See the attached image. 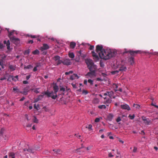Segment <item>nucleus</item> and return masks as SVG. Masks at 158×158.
<instances>
[{"label": "nucleus", "mask_w": 158, "mask_h": 158, "mask_svg": "<svg viewBox=\"0 0 158 158\" xmlns=\"http://www.w3.org/2000/svg\"><path fill=\"white\" fill-rule=\"evenodd\" d=\"M30 52V51L29 50H26L25 51L24 54L25 55H26V54L28 55L29 53Z\"/></svg>", "instance_id": "79ce46f5"}, {"label": "nucleus", "mask_w": 158, "mask_h": 158, "mask_svg": "<svg viewBox=\"0 0 158 158\" xmlns=\"http://www.w3.org/2000/svg\"><path fill=\"white\" fill-rule=\"evenodd\" d=\"M33 68V66L31 65H29L27 66H25L24 69H29Z\"/></svg>", "instance_id": "473e14b6"}, {"label": "nucleus", "mask_w": 158, "mask_h": 158, "mask_svg": "<svg viewBox=\"0 0 158 158\" xmlns=\"http://www.w3.org/2000/svg\"><path fill=\"white\" fill-rule=\"evenodd\" d=\"M92 125L91 124H89V125L88 127H86V128H87L89 129V130H92Z\"/></svg>", "instance_id": "ea45409f"}, {"label": "nucleus", "mask_w": 158, "mask_h": 158, "mask_svg": "<svg viewBox=\"0 0 158 158\" xmlns=\"http://www.w3.org/2000/svg\"><path fill=\"white\" fill-rule=\"evenodd\" d=\"M65 91V88L61 87L60 88V91H63V93H62V94L64 95V92Z\"/></svg>", "instance_id": "72a5a7b5"}, {"label": "nucleus", "mask_w": 158, "mask_h": 158, "mask_svg": "<svg viewBox=\"0 0 158 158\" xmlns=\"http://www.w3.org/2000/svg\"><path fill=\"white\" fill-rule=\"evenodd\" d=\"M76 44L73 42H71L70 43V46L71 48H74L76 46Z\"/></svg>", "instance_id": "412c9836"}, {"label": "nucleus", "mask_w": 158, "mask_h": 158, "mask_svg": "<svg viewBox=\"0 0 158 158\" xmlns=\"http://www.w3.org/2000/svg\"><path fill=\"white\" fill-rule=\"evenodd\" d=\"M3 47V44L2 43H0V48H2Z\"/></svg>", "instance_id": "69168bd1"}, {"label": "nucleus", "mask_w": 158, "mask_h": 158, "mask_svg": "<svg viewBox=\"0 0 158 158\" xmlns=\"http://www.w3.org/2000/svg\"><path fill=\"white\" fill-rule=\"evenodd\" d=\"M113 116L112 114H109L108 115V119L110 120H111L113 118Z\"/></svg>", "instance_id": "cd10ccee"}, {"label": "nucleus", "mask_w": 158, "mask_h": 158, "mask_svg": "<svg viewBox=\"0 0 158 158\" xmlns=\"http://www.w3.org/2000/svg\"><path fill=\"white\" fill-rule=\"evenodd\" d=\"M39 53V51L37 49L35 50L32 52V54L34 55L38 54Z\"/></svg>", "instance_id": "2f4dec72"}, {"label": "nucleus", "mask_w": 158, "mask_h": 158, "mask_svg": "<svg viewBox=\"0 0 158 158\" xmlns=\"http://www.w3.org/2000/svg\"><path fill=\"white\" fill-rule=\"evenodd\" d=\"M3 43L4 44H6L7 46V48L8 49H9L10 48V43L9 40H8L7 41L6 40H4L3 42Z\"/></svg>", "instance_id": "2eb2a0df"}, {"label": "nucleus", "mask_w": 158, "mask_h": 158, "mask_svg": "<svg viewBox=\"0 0 158 158\" xmlns=\"http://www.w3.org/2000/svg\"><path fill=\"white\" fill-rule=\"evenodd\" d=\"M62 63L66 65H70L71 64V62L70 59H66L64 60V61H63Z\"/></svg>", "instance_id": "9d476101"}, {"label": "nucleus", "mask_w": 158, "mask_h": 158, "mask_svg": "<svg viewBox=\"0 0 158 158\" xmlns=\"http://www.w3.org/2000/svg\"><path fill=\"white\" fill-rule=\"evenodd\" d=\"M18 76L17 75L16 76L12 78V79L14 81H16L17 80H18Z\"/></svg>", "instance_id": "c9c22d12"}, {"label": "nucleus", "mask_w": 158, "mask_h": 158, "mask_svg": "<svg viewBox=\"0 0 158 158\" xmlns=\"http://www.w3.org/2000/svg\"><path fill=\"white\" fill-rule=\"evenodd\" d=\"M10 40L15 45H17L20 43L19 39L18 38H16L15 36L11 37Z\"/></svg>", "instance_id": "39448f33"}, {"label": "nucleus", "mask_w": 158, "mask_h": 158, "mask_svg": "<svg viewBox=\"0 0 158 158\" xmlns=\"http://www.w3.org/2000/svg\"><path fill=\"white\" fill-rule=\"evenodd\" d=\"M4 129H3V128H2L0 130V133L2 134H3L4 133Z\"/></svg>", "instance_id": "09e8293b"}, {"label": "nucleus", "mask_w": 158, "mask_h": 158, "mask_svg": "<svg viewBox=\"0 0 158 158\" xmlns=\"http://www.w3.org/2000/svg\"><path fill=\"white\" fill-rule=\"evenodd\" d=\"M104 99L106 100L104 101L103 103L106 104L107 106H108L109 104L111 102L112 100L110 98L106 99V98H105Z\"/></svg>", "instance_id": "f8f14e48"}, {"label": "nucleus", "mask_w": 158, "mask_h": 158, "mask_svg": "<svg viewBox=\"0 0 158 158\" xmlns=\"http://www.w3.org/2000/svg\"><path fill=\"white\" fill-rule=\"evenodd\" d=\"M23 151L25 152L26 153H33V150L32 148H30L29 147H28V148H24L23 149Z\"/></svg>", "instance_id": "6e6552de"}, {"label": "nucleus", "mask_w": 158, "mask_h": 158, "mask_svg": "<svg viewBox=\"0 0 158 158\" xmlns=\"http://www.w3.org/2000/svg\"><path fill=\"white\" fill-rule=\"evenodd\" d=\"M9 68L12 71H14L15 69V67L12 65H10L9 66Z\"/></svg>", "instance_id": "a878e982"}, {"label": "nucleus", "mask_w": 158, "mask_h": 158, "mask_svg": "<svg viewBox=\"0 0 158 158\" xmlns=\"http://www.w3.org/2000/svg\"><path fill=\"white\" fill-rule=\"evenodd\" d=\"M86 78H93L96 77L95 72L90 71L85 75Z\"/></svg>", "instance_id": "20e7f679"}, {"label": "nucleus", "mask_w": 158, "mask_h": 158, "mask_svg": "<svg viewBox=\"0 0 158 158\" xmlns=\"http://www.w3.org/2000/svg\"><path fill=\"white\" fill-rule=\"evenodd\" d=\"M114 87H115V89H117V88L118 87V86L116 84H114Z\"/></svg>", "instance_id": "864d4df0"}, {"label": "nucleus", "mask_w": 158, "mask_h": 158, "mask_svg": "<svg viewBox=\"0 0 158 158\" xmlns=\"http://www.w3.org/2000/svg\"><path fill=\"white\" fill-rule=\"evenodd\" d=\"M62 62H63V61H62L61 60H58V61L57 62V65H58L60 64L61 63H62Z\"/></svg>", "instance_id": "37998d69"}, {"label": "nucleus", "mask_w": 158, "mask_h": 158, "mask_svg": "<svg viewBox=\"0 0 158 158\" xmlns=\"http://www.w3.org/2000/svg\"><path fill=\"white\" fill-rule=\"evenodd\" d=\"M84 148V147L82 146L81 148L76 149L75 150V152L79 153V154H82L85 150V149L84 150L82 149V148Z\"/></svg>", "instance_id": "9b49d317"}, {"label": "nucleus", "mask_w": 158, "mask_h": 158, "mask_svg": "<svg viewBox=\"0 0 158 158\" xmlns=\"http://www.w3.org/2000/svg\"><path fill=\"white\" fill-rule=\"evenodd\" d=\"M118 71L117 70H116V71H112V74H115L118 73Z\"/></svg>", "instance_id": "3c124183"}, {"label": "nucleus", "mask_w": 158, "mask_h": 158, "mask_svg": "<svg viewBox=\"0 0 158 158\" xmlns=\"http://www.w3.org/2000/svg\"><path fill=\"white\" fill-rule=\"evenodd\" d=\"M15 31H13L10 32L8 34V37L10 38H10L11 37H14V36H13V34L14 33V32Z\"/></svg>", "instance_id": "393cba45"}, {"label": "nucleus", "mask_w": 158, "mask_h": 158, "mask_svg": "<svg viewBox=\"0 0 158 158\" xmlns=\"http://www.w3.org/2000/svg\"><path fill=\"white\" fill-rule=\"evenodd\" d=\"M87 82H88V81H87V80H84V84L85 85H86L87 84Z\"/></svg>", "instance_id": "052dcab7"}, {"label": "nucleus", "mask_w": 158, "mask_h": 158, "mask_svg": "<svg viewBox=\"0 0 158 158\" xmlns=\"http://www.w3.org/2000/svg\"><path fill=\"white\" fill-rule=\"evenodd\" d=\"M53 151L54 152V155L56 156L60 154L61 153V151L58 149H54Z\"/></svg>", "instance_id": "ddd939ff"}, {"label": "nucleus", "mask_w": 158, "mask_h": 158, "mask_svg": "<svg viewBox=\"0 0 158 158\" xmlns=\"http://www.w3.org/2000/svg\"><path fill=\"white\" fill-rule=\"evenodd\" d=\"M60 57L59 56H56L54 57L53 59L55 61L58 60H60Z\"/></svg>", "instance_id": "c756f323"}, {"label": "nucleus", "mask_w": 158, "mask_h": 158, "mask_svg": "<svg viewBox=\"0 0 158 158\" xmlns=\"http://www.w3.org/2000/svg\"><path fill=\"white\" fill-rule=\"evenodd\" d=\"M121 119L120 118V117H118L116 120V122H120V121H121Z\"/></svg>", "instance_id": "49530a36"}, {"label": "nucleus", "mask_w": 158, "mask_h": 158, "mask_svg": "<svg viewBox=\"0 0 158 158\" xmlns=\"http://www.w3.org/2000/svg\"><path fill=\"white\" fill-rule=\"evenodd\" d=\"M117 91H119L120 92H122V89L121 88H119L118 89H115V91L116 92Z\"/></svg>", "instance_id": "680f3d73"}, {"label": "nucleus", "mask_w": 158, "mask_h": 158, "mask_svg": "<svg viewBox=\"0 0 158 158\" xmlns=\"http://www.w3.org/2000/svg\"><path fill=\"white\" fill-rule=\"evenodd\" d=\"M100 66L101 67H103L104 66V64L100 62Z\"/></svg>", "instance_id": "338daca9"}, {"label": "nucleus", "mask_w": 158, "mask_h": 158, "mask_svg": "<svg viewBox=\"0 0 158 158\" xmlns=\"http://www.w3.org/2000/svg\"><path fill=\"white\" fill-rule=\"evenodd\" d=\"M142 119L144 121V123L147 125L149 124L151 122V121L150 120H148L147 119H146L145 118H143Z\"/></svg>", "instance_id": "6ab92c4d"}, {"label": "nucleus", "mask_w": 158, "mask_h": 158, "mask_svg": "<svg viewBox=\"0 0 158 158\" xmlns=\"http://www.w3.org/2000/svg\"><path fill=\"white\" fill-rule=\"evenodd\" d=\"M92 56L94 57V59L95 61H98L99 60V58L98 56L95 53L94 51H93L92 52Z\"/></svg>", "instance_id": "4468645a"}, {"label": "nucleus", "mask_w": 158, "mask_h": 158, "mask_svg": "<svg viewBox=\"0 0 158 158\" xmlns=\"http://www.w3.org/2000/svg\"><path fill=\"white\" fill-rule=\"evenodd\" d=\"M88 83H89L91 85L93 84V81L91 79H89L88 81Z\"/></svg>", "instance_id": "58836bf2"}, {"label": "nucleus", "mask_w": 158, "mask_h": 158, "mask_svg": "<svg viewBox=\"0 0 158 158\" xmlns=\"http://www.w3.org/2000/svg\"><path fill=\"white\" fill-rule=\"evenodd\" d=\"M96 51L98 52L99 57L105 60H108L116 55L117 52L114 50L105 49L102 45H98L96 47Z\"/></svg>", "instance_id": "f257e3e1"}, {"label": "nucleus", "mask_w": 158, "mask_h": 158, "mask_svg": "<svg viewBox=\"0 0 158 158\" xmlns=\"http://www.w3.org/2000/svg\"><path fill=\"white\" fill-rule=\"evenodd\" d=\"M100 118H96V119L95 120V122L96 123H98L100 121Z\"/></svg>", "instance_id": "c03bdc74"}, {"label": "nucleus", "mask_w": 158, "mask_h": 158, "mask_svg": "<svg viewBox=\"0 0 158 158\" xmlns=\"http://www.w3.org/2000/svg\"><path fill=\"white\" fill-rule=\"evenodd\" d=\"M113 155H112L111 153H109L108 154V156L109 157H112L113 156Z\"/></svg>", "instance_id": "6e6d98bb"}, {"label": "nucleus", "mask_w": 158, "mask_h": 158, "mask_svg": "<svg viewBox=\"0 0 158 158\" xmlns=\"http://www.w3.org/2000/svg\"><path fill=\"white\" fill-rule=\"evenodd\" d=\"M135 115L133 114L132 115H131V114L129 115L128 117L130 118L131 119H134L135 118Z\"/></svg>", "instance_id": "e433bc0d"}, {"label": "nucleus", "mask_w": 158, "mask_h": 158, "mask_svg": "<svg viewBox=\"0 0 158 158\" xmlns=\"http://www.w3.org/2000/svg\"><path fill=\"white\" fill-rule=\"evenodd\" d=\"M108 95L110 98H111L113 96L114 93L113 91H111L110 92H107Z\"/></svg>", "instance_id": "b1692460"}, {"label": "nucleus", "mask_w": 158, "mask_h": 158, "mask_svg": "<svg viewBox=\"0 0 158 158\" xmlns=\"http://www.w3.org/2000/svg\"><path fill=\"white\" fill-rule=\"evenodd\" d=\"M99 102V100L98 98H95L93 100V102L94 103H98Z\"/></svg>", "instance_id": "c85d7f7f"}, {"label": "nucleus", "mask_w": 158, "mask_h": 158, "mask_svg": "<svg viewBox=\"0 0 158 158\" xmlns=\"http://www.w3.org/2000/svg\"><path fill=\"white\" fill-rule=\"evenodd\" d=\"M128 52H129L130 54L131 55L133 56L135 54H136L138 53H140V51H131V50H129L128 51H127L126 49H125V51L123 52V54H124L126 53H127Z\"/></svg>", "instance_id": "423d86ee"}, {"label": "nucleus", "mask_w": 158, "mask_h": 158, "mask_svg": "<svg viewBox=\"0 0 158 158\" xmlns=\"http://www.w3.org/2000/svg\"><path fill=\"white\" fill-rule=\"evenodd\" d=\"M30 77H31V75H29L28 76H27V77H26V79H27V80H29V79L30 78Z\"/></svg>", "instance_id": "e2e57ef3"}, {"label": "nucleus", "mask_w": 158, "mask_h": 158, "mask_svg": "<svg viewBox=\"0 0 158 158\" xmlns=\"http://www.w3.org/2000/svg\"><path fill=\"white\" fill-rule=\"evenodd\" d=\"M49 48V46L46 44H43V46L40 48V49L41 51H43L46 50Z\"/></svg>", "instance_id": "1a4fd4ad"}, {"label": "nucleus", "mask_w": 158, "mask_h": 158, "mask_svg": "<svg viewBox=\"0 0 158 158\" xmlns=\"http://www.w3.org/2000/svg\"><path fill=\"white\" fill-rule=\"evenodd\" d=\"M34 119H33V122L36 123H38V119H37V118L35 116H33Z\"/></svg>", "instance_id": "7c9ffc66"}, {"label": "nucleus", "mask_w": 158, "mask_h": 158, "mask_svg": "<svg viewBox=\"0 0 158 158\" xmlns=\"http://www.w3.org/2000/svg\"><path fill=\"white\" fill-rule=\"evenodd\" d=\"M69 56L71 58H74L75 57V55L73 52H69Z\"/></svg>", "instance_id": "5701e85b"}, {"label": "nucleus", "mask_w": 158, "mask_h": 158, "mask_svg": "<svg viewBox=\"0 0 158 158\" xmlns=\"http://www.w3.org/2000/svg\"><path fill=\"white\" fill-rule=\"evenodd\" d=\"M43 109L46 112H48L49 111V109L46 106H44L43 107Z\"/></svg>", "instance_id": "4c0bfd02"}, {"label": "nucleus", "mask_w": 158, "mask_h": 158, "mask_svg": "<svg viewBox=\"0 0 158 158\" xmlns=\"http://www.w3.org/2000/svg\"><path fill=\"white\" fill-rule=\"evenodd\" d=\"M3 60H1L0 61V65H3Z\"/></svg>", "instance_id": "0e129e2a"}, {"label": "nucleus", "mask_w": 158, "mask_h": 158, "mask_svg": "<svg viewBox=\"0 0 158 158\" xmlns=\"http://www.w3.org/2000/svg\"><path fill=\"white\" fill-rule=\"evenodd\" d=\"M25 99V98H24V97H23L20 100V101H23V100H24Z\"/></svg>", "instance_id": "774afa93"}, {"label": "nucleus", "mask_w": 158, "mask_h": 158, "mask_svg": "<svg viewBox=\"0 0 158 158\" xmlns=\"http://www.w3.org/2000/svg\"><path fill=\"white\" fill-rule=\"evenodd\" d=\"M53 89L54 92L52 91L50 92L47 90L46 92L43 93L44 94L43 95L38 96L37 98L35 99L34 102H37L39 100H41L43 98L44 94L46 95L48 98L51 97L52 99H55L58 97L57 93L59 89L58 86L55 84L53 86Z\"/></svg>", "instance_id": "f03ea898"}, {"label": "nucleus", "mask_w": 158, "mask_h": 158, "mask_svg": "<svg viewBox=\"0 0 158 158\" xmlns=\"http://www.w3.org/2000/svg\"><path fill=\"white\" fill-rule=\"evenodd\" d=\"M137 151V148L136 147H134V149L133 150V152H136Z\"/></svg>", "instance_id": "8fccbe9b"}, {"label": "nucleus", "mask_w": 158, "mask_h": 158, "mask_svg": "<svg viewBox=\"0 0 158 158\" xmlns=\"http://www.w3.org/2000/svg\"><path fill=\"white\" fill-rule=\"evenodd\" d=\"M85 62L89 71L96 72L97 69V66L94 64V63L91 60L86 59L85 60Z\"/></svg>", "instance_id": "7ed1b4c3"}, {"label": "nucleus", "mask_w": 158, "mask_h": 158, "mask_svg": "<svg viewBox=\"0 0 158 158\" xmlns=\"http://www.w3.org/2000/svg\"><path fill=\"white\" fill-rule=\"evenodd\" d=\"M33 43V40H30L28 41V43L29 44H32Z\"/></svg>", "instance_id": "4d7b16f0"}, {"label": "nucleus", "mask_w": 158, "mask_h": 158, "mask_svg": "<svg viewBox=\"0 0 158 158\" xmlns=\"http://www.w3.org/2000/svg\"><path fill=\"white\" fill-rule=\"evenodd\" d=\"M98 107L99 109H106V106L104 105H102L98 106Z\"/></svg>", "instance_id": "bb28decb"}, {"label": "nucleus", "mask_w": 158, "mask_h": 158, "mask_svg": "<svg viewBox=\"0 0 158 158\" xmlns=\"http://www.w3.org/2000/svg\"><path fill=\"white\" fill-rule=\"evenodd\" d=\"M23 83L24 84H27L28 83V81H23Z\"/></svg>", "instance_id": "5fc2aeb1"}, {"label": "nucleus", "mask_w": 158, "mask_h": 158, "mask_svg": "<svg viewBox=\"0 0 158 158\" xmlns=\"http://www.w3.org/2000/svg\"><path fill=\"white\" fill-rule=\"evenodd\" d=\"M34 92L35 93H37V94L38 93H39V91L38 90V89H35L34 90Z\"/></svg>", "instance_id": "bf43d9fd"}, {"label": "nucleus", "mask_w": 158, "mask_h": 158, "mask_svg": "<svg viewBox=\"0 0 158 158\" xmlns=\"http://www.w3.org/2000/svg\"><path fill=\"white\" fill-rule=\"evenodd\" d=\"M39 65H36V66L33 69V71L34 72H35L37 70V67H39Z\"/></svg>", "instance_id": "a18cd8bd"}, {"label": "nucleus", "mask_w": 158, "mask_h": 158, "mask_svg": "<svg viewBox=\"0 0 158 158\" xmlns=\"http://www.w3.org/2000/svg\"><path fill=\"white\" fill-rule=\"evenodd\" d=\"M13 90L15 93H23L22 92H20L19 91V89L17 87L15 88H13Z\"/></svg>", "instance_id": "4be33fe9"}, {"label": "nucleus", "mask_w": 158, "mask_h": 158, "mask_svg": "<svg viewBox=\"0 0 158 158\" xmlns=\"http://www.w3.org/2000/svg\"><path fill=\"white\" fill-rule=\"evenodd\" d=\"M94 46L93 45H90L89 48V49L90 50H93L94 48Z\"/></svg>", "instance_id": "603ef678"}, {"label": "nucleus", "mask_w": 158, "mask_h": 158, "mask_svg": "<svg viewBox=\"0 0 158 158\" xmlns=\"http://www.w3.org/2000/svg\"><path fill=\"white\" fill-rule=\"evenodd\" d=\"M134 58L132 57L129 58L128 60V62L130 63V64L131 65L134 63Z\"/></svg>", "instance_id": "a211bd4d"}, {"label": "nucleus", "mask_w": 158, "mask_h": 158, "mask_svg": "<svg viewBox=\"0 0 158 158\" xmlns=\"http://www.w3.org/2000/svg\"><path fill=\"white\" fill-rule=\"evenodd\" d=\"M9 158H15V154L13 152L9 153Z\"/></svg>", "instance_id": "aec40b11"}, {"label": "nucleus", "mask_w": 158, "mask_h": 158, "mask_svg": "<svg viewBox=\"0 0 158 158\" xmlns=\"http://www.w3.org/2000/svg\"><path fill=\"white\" fill-rule=\"evenodd\" d=\"M81 50H80L77 53V55L79 56H81Z\"/></svg>", "instance_id": "de8ad7c7"}, {"label": "nucleus", "mask_w": 158, "mask_h": 158, "mask_svg": "<svg viewBox=\"0 0 158 158\" xmlns=\"http://www.w3.org/2000/svg\"><path fill=\"white\" fill-rule=\"evenodd\" d=\"M127 69L126 67L124 65H121L120 67L119 71H125Z\"/></svg>", "instance_id": "f3484780"}, {"label": "nucleus", "mask_w": 158, "mask_h": 158, "mask_svg": "<svg viewBox=\"0 0 158 158\" xmlns=\"http://www.w3.org/2000/svg\"><path fill=\"white\" fill-rule=\"evenodd\" d=\"M133 106L137 109H139L140 107V106L137 104H133Z\"/></svg>", "instance_id": "f704fd0d"}, {"label": "nucleus", "mask_w": 158, "mask_h": 158, "mask_svg": "<svg viewBox=\"0 0 158 158\" xmlns=\"http://www.w3.org/2000/svg\"><path fill=\"white\" fill-rule=\"evenodd\" d=\"M88 93V92L87 90H83L82 91V94L85 95H86Z\"/></svg>", "instance_id": "a19ab883"}, {"label": "nucleus", "mask_w": 158, "mask_h": 158, "mask_svg": "<svg viewBox=\"0 0 158 158\" xmlns=\"http://www.w3.org/2000/svg\"><path fill=\"white\" fill-rule=\"evenodd\" d=\"M79 78V77L76 74H73L72 76L70 77V79L72 80H74L76 79H78Z\"/></svg>", "instance_id": "dca6fc26"}, {"label": "nucleus", "mask_w": 158, "mask_h": 158, "mask_svg": "<svg viewBox=\"0 0 158 158\" xmlns=\"http://www.w3.org/2000/svg\"><path fill=\"white\" fill-rule=\"evenodd\" d=\"M29 36H30L32 38H36V37L35 35H30Z\"/></svg>", "instance_id": "13d9d810"}, {"label": "nucleus", "mask_w": 158, "mask_h": 158, "mask_svg": "<svg viewBox=\"0 0 158 158\" xmlns=\"http://www.w3.org/2000/svg\"><path fill=\"white\" fill-rule=\"evenodd\" d=\"M120 107L121 109L123 110H130L131 108L127 104H122L120 105Z\"/></svg>", "instance_id": "0eeeda50"}]
</instances>
